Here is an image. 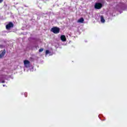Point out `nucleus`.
Masks as SVG:
<instances>
[{"mask_svg": "<svg viewBox=\"0 0 127 127\" xmlns=\"http://www.w3.org/2000/svg\"><path fill=\"white\" fill-rule=\"evenodd\" d=\"M51 30L53 33H55V34H58V33L60 32V28L58 27H53Z\"/></svg>", "mask_w": 127, "mask_h": 127, "instance_id": "1", "label": "nucleus"}, {"mask_svg": "<svg viewBox=\"0 0 127 127\" xmlns=\"http://www.w3.org/2000/svg\"><path fill=\"white\" fill-rule=\"evenodd\" d=\"M103 7V4L100 2H96L94 5V8L95 9H101V8Z\"/></svg>", "mask_w": 127, "mask_h": 127, "instance_id": "2", "label": "nucleus"}, {"mask_svg": "<svg viewBox=\"0 0 127 127\" xmlns=\"http://www.w3.org/2000/svg\"><path fill=\"white\" fill-rule=\"evenodd\" d=\"M13 26H14L13 23L11 22H9L8 24L6 25V29L9 30V29H10L11 28H12Z\"/></svg>", "mask_w": 127, "mask_h": 127, "instance_id": "3", "label": "nucleus"}, {"mask_svg": "<svg viewBox=\"0 0 127 127\" xmlns=\"http://www.w3.org/2000/svg\"><path fill=\"white\" fill-rule=\"evenodd\" d=\"M6 51L5 50H1L0 52V58H2L5 55Z\"/></svg>", "mask_w": 127, "mask_h": 127, "instance_id": "4", "label": "nucleus"}, {"mask_svg": "<svg viewBox=\"0 0 127 127\" xmlns=\"http://www.w3.org/2000/svg\"><path fill=\"white\" fill-rule=\"evenodd\" d=\"M29 64H30V62L28 60H25L24 61V65L25 66V67H27L28 66H29Z\"/></svg>", "mask_w": 127, "mask_h": 127, "instance_id": "5", "label": "nucleus"}, {"mask_svg": "<svg viewBox=\"0 0 127 127\" xmlns=\"http://www.w3.org/2000/svg\"><path fill=\"white\" fill-rule=\"evenodd\" d=\"M61 40L63 42H65L67 40V39L66 38V36L64 35H62L61 36Z\"/></svg>", "mask_w": 127, "mask_h": 127, "instance_id": "6", "label": "nucleus"}, {"mask_svg": "<svg viewBox=\"0 0 127 127\" xmlns=\"http://www.w3.org/2000/svg\"><path fill=\"white\" fill-rule=\"evenodd\" d=\"M77 22L83 23V22H84V18L83 17L80 18L78 20Z\"/></svg>", "mask_w": 127, "mask_h": 127, "instance_id": "7", "label": "nucleus"}, {"mask_svg": "<svg viewBox=\"0 0 127 127\" xmlns=\"http://www.w3.org/2000/svg\"><path fill=\"white\" fill-rule=\"evenodd\" d=\"M100 19H101V21L104 23V22H105V21H106V20H105V19L104 18V16L103 15H101L100 16Z\"/></svg>", "mask_w": 127, "mask_h": 127, "instance_id": "8", "label": "nucleus"}, {"mask_svg": "<svg viewBox=\"0 0 127 127\" xmlns=\"http://www.w3.org/2000/svg\"><path fill=\"white\" fill-rule=\"evenodd\" d=\"M43 50H44V49H43V48H41V49H40L39 50V52H43Z\"/></svg>", "mask_w": 127, "mask_h": 127, "instance_id": "9", "label": "nucleus"}, {"mask_svg": "<svg viewBox=\"0 0 127 127\" xmlns=\"http://www.w3.org/2000/svg\"><path fill=\"white\" fill-rule=\"evenodd\" d=\"M49 50H47L46 51V55H47V54H49Z\"/></svg>", "mask_w": 127, "mask_h": 127, "instance_id": "10", "label": "nucleus"}, {"mask_svg": "<svg viewBox=\"0 0 127 127\" xmlns=\"http://www.w3.org/2000/svg\"><path fill=\"white\" fill-rule=\"evenodd\" d=\"M1 83H2V84H3L4 83H5L4 80H2V81H1Z\"/></svg>", "mask_w": 127, "mask_h": 127, "instance_id": "11", "label": "nucleus"}, {"mask_svg": "<svg viewBox=\"0 0 127 127\" xmlns=\"http://www.w3.org/2000/svg\"><path fill=\"white\" fill-rule=\"evenodd\" d=\"M2 1H3V0H0V3H1Z\"/></svg>", "mask_w": 127, "mask_h": 127, "instance_id": "12", "label": "nucleus"}, {"mask_svg": "<svg viewBox=\"0 0 127 127\" xmlns=\"http://www.w3.org/2000/svg\"><path fill=\"white\" fill-rule=\"evenodd\" d=\"M3 87H4V85H3Z\"/></svg>", "mask_w": 127, "mask_h": 127, "instance_id": "13", "label": "nucleus"}]
</instances>
